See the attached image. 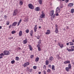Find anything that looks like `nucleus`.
<instances>
[{
    "mask_svg": "<svg viewBox=\"0 0 74 74\" xmlns=\"http://www.w3.org/2000/svg\"><path fill=\"white\" fill-rule=\"evenodd\" d=\"M8 39H9V40H11V39H13V37H12V38H9Z\"/></svg>",
    "mask_w": 74,
    "mask_h": 74,
    "instance_id": "a19ab883",
    "label": "nucleus"
},
{
    "mask_svg": "<svg viewBox=\"0 0 74 74\" xmlns=\"http://www.w3.org/2000/svg\"><path fill=\"white\" fill-rule=\"evenodd\" d=\"M3 53L5 55H10V52L7 50L4 51H3Z\"/></svg>",
    "mask_w": 74,
    "mask_h": 74,
    "instance_id": "7ed1b4c3",
    "label": "nucleus"
},
{
    "mask_svg": "<svg viewBox=\"0 0 74 74\" xmlns=\"http://www.w3.org/2000/svg\"><path fill=\"white\" fill-rule=\"evenodd\" d=\"M68 6L69 7H72L73 6V3H69Z\"/></svg>",
    "mask_w": 74,
    "mask_h": 74,
    "instance_id": "2eb2a0df",
    "label": "nucleus"
},
{
    "mask_svg": "<svg viewBox=\"0 0 74 74\" xmlns=\"http://www.w3.org/2000/svg\"><path fill=\"white\" fill-rule=\"evenodd\" d=\"M17 24V22H14L12 25V26H15V25H16Z\"/></svg>",
    "mask_w": 74,
    "mask_h": 74,
    "instance_id": "ddd939ff",
    "label": "nucleus"
},
{
    "mask_svg": "<svg viewBox=\"0 0 74 74\" xmlns=\"http://www.w3.org/2000/svg\"><path fill=\"white\" fill-rule=\"evenodd\" d=\"M59 46H60V47L61 48H62L63 47V44H61V45H60L59 44Z\"/></svg>",
    "mask_w": 74,
    "mask_h": 74,
    "instance_id": "c756f323",
    "label": "nucleus"
},
{
    "mask_svg": "<svg viewBox=\"0 0 74 74\" xmlns=\"http://www.w3.org/2000/svg\"><path fill=\"white\" fill-rule=\"evenodd\" d=\"M28 6L29 8H30V9H32V10H33L34 9V6L33 5H32V4H29L28 5Z\"/></svg>",
    "mask_w": 74,
    "mask_h": 74,
    "instance_id": "20e7f679",
    "label": "nucleus"
},
{
    "mask_svg": "<svg viewBox=\"0 0 74 74\" xmlns=\"http://www.w3.org/2000/svg\"><path fill=\"white\" fill-rule=\"evenodd\" d=\"M34 57V56L33 55H31L30 56L31 58H33Z\"/></svg>",
    "mask_w": 74,
    "mask_h": 74,
    "instance_id": "79ce46f5",
    "label": "nucleus"
},
{
    "mask_svg": "<svg viewBox=\"0 0 74 74\" xmlns=\"http://www.w3.org/2000/svg\"><path fill=\"white\" fill-rule=\"evenodd\" d=\"M41 40H39L38 42V44H40L41 43Z\"/></svg>",
    "mask_w": 74,
    "mask_h": 74,
    "instance_id": "8fccbe9b",
    "label": "nucleus"
},
{
    "mask_svg": "<svg viewBox=\"0 0 74 74\" xmlns=\"http://www.w3.org/2000/svg\"><path fill=\"white\" fill-rule=\"evenodd\" d=\"M36 37H37V39H40V36H38Z\"/></svg>",
    "mask_w": 74,
    "mask_h": 74,
    "instance_id": "a18cd8bd",
    "label": "nucleus"
},
{
    "mask_svg": "<svg viewBox=\"0 0 74 74\" xmlns=\"http://www.w3.org/2000/svg\"><path fill=\"white\" fill-rule=\"evenodd\" d=\"M33 68L34 69H37V66H33Z\"/></svg>",
    "mask_w": 74,
    "mask_h": 74,
    "instance_id": "4c0bfd02",
    "label": "nucleus"
},
{
    "mask_svg": "<svg viewBox=\"0 0 74 74\" xmlns=\"http://www.w3.org/2000/svg\"><path fill=\"white\" fill-rule=\"evenodd\" d=\"M69 48H67L66 49V50L69 52H72V51H74V46H72L71 47H69ZM70 48H71V49H70Z\"/></svg>",
    "mask_w": 74,
    "mask_h": 74,
    "instance_id": "f257e3e1",
    "label": "nucleus"
},
{
    "mask_svg": "<svg viewBox=\"0 0 74 74\" xmlns=\"http://www.w3.org/2000/svg\"><path fill=\"white\" fill-rule=\"evenodd\" d=\"M56 28H57V25H56Z\"/></svg>",
    "mask_w": 74,
    "mask_h": 74,
    "instance_id": "69168bd1",
    "label": "nucleus"
},
{
    "mask_svg": "<svg viewBox=\"0 0 74 74\" xmlns=\"http://www.w3.org/2000/svg\"><path fill=\"white\" fill-rule=\"evenodd\" d=\"M15 33H16V31H12V34H13Z\"/></svg>",
    "mask_w": 74,
    "mask_h": 74,
    "instance_id": "f704fd0d",
    "label": "nucleus"
},
{
    "mask_svg": "<svg viewBox=\"0 0 74 74\" xmlns=\"http://www.w3.org/2000/svg\"><path fill=\"white\" fill-rule=\"evenodd\" d=\"M54 14V11L53 10H52L51 11L50 15L51 16H52L51 17V19H53L54 18H55V14Z\"/></svg>",
    "mask_w": 74,
    "mask_h": 74,
    "instance_id": "f03ea898",
    "label": "nucleus"
},
{
    "mask_svg": "<svg viewBox=\"0 0 74 74\" xmlns=\"http://www.w3.org/2000/svg\"><path fill=\"white\" fill-rule=\"evenodd\" d=\"M66 29H69V27H66Z\"/></svg>",
    "mask_w": 74,
    "mask_h": 74,
    "instance_id": "5fc2aeb1",
    "label": "nucleus"
},
{
    "mask_svg": "<svg viewBox=\"0 0 74 74\" xmlns=\"http://www.w3.org/2000/svg\"><path fill=\"white\" fill-rule=\"evenodd\" d=\"M69 68L70 69H71V64H69L68 65Z\"/></svg>",
    "mask_w": 74,
    "mask_h": 74,
    "instance_id": "2f4dec72",
    "label": "nucleus"
},
{
    "mask_svg": "<svg viewBox=\"0 0 74 74\" xmlns=\"http://www.w3.org/2000/svg\"><path fill=\"white\" fill-rule=\"evenodd\" d=\"M9 24H10V22L8 21L7 23V25H9Z\"/></svg>",
    "mask_w": 74,
    "mask_h": 74,
    "instance_id": "49530a36",
    "label": "nucleus"
},
{
    "mask_svg": "<svg viewBox=\"0 0 74 74\" xmlns=\"http://www.w3.org/2000/svg\"><path fill=\"white\" fill-rule=\"evenodd\" d=\"M70 63V61L67 60L64 62V64H69Z\"/></svg>",
    "mask_w": 74,
    "mask_h": 74,
    "instance_id": "9d476101",
    "label": "nucleus"
},
{
    "mask_svg": "<svg viewBox=\"0 0 74 74\" xmlns=\"http://www.w3.org/2000/svg\"><path fill=\"white\" fill-rule=\"evenodd\" d=\"M37 27H35L34 28V29L37 30Z\"/></svg>",
    "mask_w": 74,
    "mask_h": 74,
    "instance_id": "603ef678",
    "label": "nucleus"
},
{
    "mask_svg": "<svg viewBox=\"0 0 74 74\" xmlns=\"http://www.w3.org/2000/svg\"><path fill=\"white\" fill-rule=\"evenodd\" d=\"M69 43L70 45H74V43L73 42H69Z\"/></svg>",
    "mask_w": 74,
    "mask_h": 74,
    "instance_id": "4be33fe9",
    "label": "nucleus"
},
{
    "mask_svg": "<svg viewBox=\"0 0 74 74\" xmlns=\"http://www.w3.org/2000/svg\"><path fill=\"white\" fill-rule=\"evenodd\" d=\"M11 25H10L9 27V28H11Z\"/></svg>",
    "mask_w": 74,
    "mask_h": 74,
    "instance_id": "052dcab7",
    "label": "nucleus"
},
{
    "mask_svg": "<svg viewBox=\"0 0 74 74\" xmlns=\"http://www.w3.org/2000/svg\"><path fill=\"white\" fill-rule=\"evenodd\" d=\"M3 58V56H0V59H1V58Z\"/></svg>",
    "mask_w": 74,
    "mask_h": 74,
    "instance_id": "680f3d73",
    "label": "nucleus"
},
{
    "mask_svg": "<svg viewBox=\"0 0 74 74\" xmlns=\"http://www.w3.org/2000/svg\"><path fill=\"white\" fill-rule=\"evenodd\" d=\"M48 64H49V62H48V60H46V65H48Z\"/></svg>",
    "mask_w": 74,
    "mask_h": 74,
    "instance_id": "b1692460",
    "label": "nucleus"
},
{
    "mask_svg": "<svg viewBox=\"0 0 74 74\" xmlns=\"http://www.w3.org/2000/svg\"><path fill=\"white\" fill-rule=\"evenodd\" d=\"M51 33V30L49 29H48L47 30V32L45 33L46 34H49Z\"/></svg>",
    "mask_w": 74,
    "mask_h": 74,
    "instance_id": "6e6552de",
    "label": "nucleus"
},
{
    "mask_svg": "<svg viewBox=\"0 0 74 74\" xmlns=\"http://www.w3.org/2000/svg\"><path fill=\"white\" fill-rule=\"evenodd\" d=\"M4 18L5 19H7V16H6L5 15L4 16Z\"/></svg>",
    "mask_w": 74,
    "mask_h": 74,
    "instance_id": "ea45409f",
    "label": "nucleus"
},
{
    "mask_svg": "<svg viewBox=\"0 0 74 74\" xmlns=\"http://www.w3.org/2000/svg\"><path fill=\"white\" fill-rule=\"evenodd\" d=\"M20 5H22L23 4V2L22 1H21L20 2Z\"/></svg>",
    "mask_w": 74,
    "mask_h": 74,
    "instance_id": "e433bc0d",
    "label": "nucleus"
},
{
    "mask_svg": "<svg viewBox=\"0 0 74 74\" xmlns=\"http://www.w3.org/2000/svg\"><path fill=\"white\" fill-rule=\"evenodd\" d=\"M33 30H31L30 31V34L31 36H32V35H33Z\"/></svg>",
    "mask_w": 74,
    "mask_h": 74,
    "instance_id": "a878e982",
    "label": "nucleus"
},
{
    "mask_svg": "<svg viewBox=\"0 0 74 74\" xmlns=\"http://www.w3.org/2000/svg\"><path fill=\"white\" fill-rule=\"evenodd\" d=\"M29 63L28 62H27L25 63L24 65H23V66L24 67H26L27 66H28V65H29Z\"/></svg>",
    "mask_w": 74,
    "mask_h": 74,
    "instance_id": "0eeeda50",
    "label": "nucleus"
},
{
    "mask_svg": "<svg viewBox=\"0 0 74 74\" xmlns=\"http://www.w3.org/2000/svg\"><path fill=\"white\" fill-rule=\"evenodd\" d=\"M27 42V41L26 40H23V43L24 44H26Z\"/></svg>",
    "mask_w": 74,
    "mask_h": 74,
    "instance_id": "aec40b11",
    "label": "nucleus"
},
{
    "mask_svg": "<svg viewBox=\"0 0 74 74\" xmlns=\"http://www.w3.org/2000/svg\"><path fill=\"white\" fill-rule=\"evenodd\" d=\"M43 68L44 69H46V66L45 65H44Z\"/></svg>",
    "mask_w": 74,
    "mask_h": 74,
    "instance_id": "c03bdc74",
    "label": "nucleus"
},
{
    "mask_svg": "<svg viewBox=\"0 0 74 74\" xmlns=\"http://www.w3.org/2000/svg\"><path fill=\"white\" fill-rule=\"evenodd\" d=\"M34 30L35 32H36V31H37V29H34Z\"/></svg>",
    "mask_w": 74,
    "mask_h": 74,
    "instance_id": "bf43d9fd",
    "label": "nucleus"
},
{
    "mask_svg": "<svg viewBox=\"0 0 74 74\" xmlns=\"http://www.w3.org/2000/svg\"><path fill=\"white\" fill-rule=\"evenodd\" d=\"M73 64L74 65V62H73Z\"/></svg>",
    "mask_w": 74,
    "mask_h": 74,
    "instance_id": "774afa93",
    "label": "nucleus"
},
{
    "mask_svg": "<svg viewBox=\"0 0 74 74\" xmlns=\"http://www.w3.org/2000/svg\"><path fill=\"white\" fill-rule=\"evenodd\" d=\"M39 59H40V58L39 57L36 58L35 59V62H38V60H39Z\"/></svg>",
    "mask_w": 74,
    "mask_h": 74,
    "instance_id": "dca6fc26",
    "label": "nucleus"
},
{
    "mask_svg": "<svg viewBox=\"0 0 74 74\" xmlns=\"http://www.w3.org/2000/svg\"><path fill=\"white\" fill-rule=\"evenodd\" d=\"M17 13H18V10H15L14 12L13 13V16H15L16 15V14H17Z\"/></svg>",
    "mask_w": 74,
    "mask_h": 74,
    "instance_id": "39448f33",
    "label": "nucleus"
},
{
    "mask_svg": "<svg viewBox=\"0 0 74 74\" xmlns=\"http://www.w3.org/2000/svg\"><path fill=\"white\" fill-rule=\"evenodd\" d=\"M56 16H58V15H59V14H58V13H57V14H56Z\"/></svg>",
    "mask_w": 74,
    "mask_h": 74,
    "instance_id": "6e6d98bb",
    "label": "nucleus"
},
{
    "mask_svg": "<svg viewBox=\"0 0 74 74\" xmlns=\"http://www.w3.org/2000/svg\"><path fill=\"white\" fill-rule=\"evenodd\" d=\"M4 55L5 54H3V53H1V54H0V56H4Z\"/></svg>",
    "mask_w": 74,
    "mask_h": 74,
    "instance_id": "72a5a7b5",
    "label": "nucleus"
},
{
    "mask_svg": "<svg viewBox=\"0 0 74 74\" xmlns=\"http://www.w3.org/2000/svg\"><path fill=\"white\" fill-rule=\"evenodd\" d=\"M49 60H50V62H51L52 60H53V58L52 57H50L49 59Z\"/></svg>",
    "mask_w": 74,
    "mask_h": 74,
    "instance_id": "a211bd4d",
    "label": "nucleus"
},
{
    "mask_svg": "<svg viewBox=\"0 0 74 74\" xmlns=\"http://www.w3.org/2000/svg\"><path fill=\"white\" fill-rule=\"evenodd\" d=\"M41 72H39L38 73V74H41Z\"/></svg>",
    "mask_w": 74,
    "mask_h": 74,
    "instance_id": "4d7b16f0",
    "label": "nucleus"
},
{
    "mask_svg": "<svg viewBox=\"0 0 74 74\" xmlns=\"http://www.w3.org/2000/svg\"><path fill=\"white\" fill-rule=\"evenodd\" d=\"M37 25H36L35 26V27H37Z\"/></svg>",
    "mask_w": 74,
    "mask_h": 74,
    "instance_id": "338daca9",
    "label": "nucleus"
},
{
    "mask_svg": "<svg viewBox=\"0 0 74 74\" xmlns=\"http://www.w3.org/2000/svg\"><path fill=\"white\" fill-rule=\"evenodd\" d=\"M28 46L29 47V49H30V51H32V47L30 45H29Z\"/></svg>",
    "mask_w": 74,
    "mask_h": 74,
    "instance_id": "412c9836",
    "label": "nucleus"
},
{
    "mask_svg": "<svg viewBox=\"0 0 74 74\" xmlns=\"http://www.w3.org/2000/svg\"><path fill=\"white\" fill-rule=\"evenodd\" d=\"M69 0H66L65 1V3H68L69 2Z\"/></svg>",
    "mask_w": 74,
    "mask_h": 74,
    "instance_id": "37998d69",
    "label": "nucleus"
},
{
    "mask_svg": "<svg viewBox=\"0 0 74 74\" xmlns=\"http://www.w3.org/2000/svg\"><path fill=\"white\" fill-rule=\"evenodd\" d=\"M60 8H59V7H57L56 10V13H59V12H60Z\"/></svg>",
    "mask_w": 74,
    "mask_h": 74,
    "instance_id": "423d86ee",
    "label": "nucleus"
},
{
    "mask_svg": "<svg viewBox=\"0 0 74 74\" xmlns=\"http://www.w3.org/2000/svg\"><path fill=\"white\" fill-rule=\"evenodd\" d=\"M26 32L27 33H28L29 32V29H27L26 31Z\"/></svg>",
    "mask_w": 74,
    "mask_h": 74,
    "instance_id": "c9c22d12",
    "label": "nucleus"
},
{
    "mask_svg": "<svg viewBox=\"0 0 74 74\" xmlns=\"http://www.w3.org/2000/svg\"><path fill=\"white\" fill-rule=\"evenodd\" d=\"M69 42L66 43V44L67 45H69Z\"/></svg>",
    "mask_w": 74,
    "mask_h": 74,
    "instance_id": "864d4df0",
    "label": "nucleus"
},
{
    "mask_svg": "<svg viewBox=\"0 0 74 74\" xmlns=\"http://www.w3.org/2000/svg\"><path fill=\"white\" fill-rule=\"evenodd\" d=\"M24 22H27L28 21V19L25 18H24Z\"/></svg>",
    "mask_w": 74,
    "mask_h": 74,
    "instance_id": "7c9ffc66",
    "label": "nucleus"
},
{
    "mask_svg": "<svg viewBox=\"0 0 74 74\" xmlns=\"http://www.w3.org/2000/svg\"><path fill=\"white\" fill-rule=\"evenodd\" d=\"M39 47H40V45H37V47H38V51H41V48H40Z\"/></svg>",
    "mask_w": 74,
    "mask_h": 74,
    "instance_id": "4468645a",
    "label": "nucleus"
},
{
    "mask_svg": "<svg viewBox=\"0 0 74 74\" xmlns=\"http://www.w3.org/2000/svg\"><path fill=\"white\" fill-rule=\"evenodd\" d=\"M52 70H55V66L52 65Z\"/></svg>",
    "mask_w": 74,
    "mask_h": 74,
    "instance_id": "bb28decb",
    "label": "nucleus"
},
{
    "mask_svg": "<svg viewBox=\"0 0 74 74\" xmlns=\"http://www.w3.org/2000/svg\"><path fill=\"white\" fill-rule=\"evenodd\" d=\"M43 73L44 74H46V72L45 71H43Z\"/></svg>",
    "mask_w": 74,
    "mask_h": 74,
    "instance_id": "09e8293b",
    "label": "nucleus"
},
{
    "mask_svg": "<svg viewBox=\"0 0 74 74\" xmlns=\"http://www.w3.org/2000/svg\"><path fill=\"white\" fill-rule=\"evenodd\" d=\"M55 32L56 33H58V28H56V29L55 30Z\"/></svg>",
    "mask_w": 74,
    "mask_h": 74,
    "instance_id": "6ab92c4d",
    "label": "nucleus"
},
{
    "mask_svg": "<svg viewBox=\"0 0 74 74\" xmlns=\"http://www.w3.org/2000/svg\"><path fill=\"white\" fill-rule=\"evenodd\" d=\"M71 13H72V14H73V13H74V9H72L71 10Z\"/></svg>",
    "mask_w": 74,
    "mask_h": 74,
    "instance_id": "c85d7f7f",
    "label": "nucleus"
},
{
    "mask_svg": "<svg viewBox=\"0 0 74 74\" xmlns=\"http://www.w3.org/2000/svg\"><path fill=\"white\" fill-rule=\"evenodd\" d=\"M51 71V70L50 69H48L47 70V72H48V73H49V72H50Z\"/></svg>",
    "mask_w": 74,
    "mask_h": 74,
    "instance_id": "de8ad7c7",
    "label": "nucleus"
},
{
    "mask_svg": "<svg viewBox=\"0 0 74 74\" xmlns=\"http://www.w3.org/2000/svg\"><path fill=\"white\" fill-rule=\"evenodd\" d=\"M19 35L20 37H21V36H22V31H20L19 32Z\"/></svg>",
    "mask_w": 74,
    "mask_h": 74,
    "instance_id": "9b49d317",
    "label": "nucleus"
},
{
    "mask_svg": "<svg viewBox=\"0 0 74 74\" xmlns=\"http://www.w3.org/2000/svg\"><path fill=\"white\" fill-rule=\"evenodd\" d=\"M2 28V27L1 26H0V29H1Z\"/></svg>",
    "mask_w": 74,
    "mask_h": 74,
    "instance_id": "13d9d810",
    "label": "nucleus"
},
{
    "mask_svg": "<svg viewBox=\"0 0 74 74\" xmlns=\"http://www.w3.org/2000/svg\"><path fill=\"white\" fill-rule=\"evenodd\" d=\"M11 63L12 64H13V63H15V61L14 60H12L11 61Z\"/></svg>",
    "mask_w": 74,
    "mask_h": 74,
    "instance_id": "58836bf2",
    "label": "nucleus"
},
{
    "mask_svg": "<svg viewBox=\"0 0 74 74\" xmlns=\"http://www.w3.org/2000/svg\"><path fill=\"white\" fill-rule=\"evenodd\" d=\"M35 11H38L40 10V8L39 7H37L35 8Z\"/></svg>",
    "mask_w": 74,
    "mask_h": 74,
    "instance_id": "f8f14e48",
    "label": "nucleus"
},
{
    "mask_svg": "<svg viewBox=\"0 0 74 74\" xmlns=\"http://www.w3.org/2000/svg\"><path fill=\"white\" fill-rule=\"evenodd\" d=\"M42 0H39V2L40 4H42Z\"/></svg>",
    "mask_w": 74,
    "mask_h": 74,
    "instance_id": "5701e85b",
    "label": "nucleus"
},
{
    "mask_svg": "<svg viewBox=\"0 0 74 74\" xmlns=\"http://www.w3.org/2000/svg\"><path fill=\"white\" fill-rule=\"evenodd\" d=\"M21 22H22V20L21 19L18 22L17 26H18L19 25H20V23H21Z\"/></svg>",
    "mask_w": 74,
    "mask_h": 74,
    "instance_id": "393cba45",
    "label": "nucleus"
},
{
    "mask_svg": "<svg viewBox=\"0 0 74 74\" xmlns=\"http://www.w3.org/2000/svg\"><path fill=\"white\" fill-rule=\"evenodd\" d=\"M16 60H19V58L18 57H16Z\"/></svg>",
    "mask_w": 74,
    "mask_h": 74,
    "instance_id": "cd10ccee",
    "label": "nucleus"
},
{
    "mask_svg": "<svg viewBox=\"0 0 74 74\" xmlns=\"http://www.w3.org/2000/svg\"><path fill=\"white\" fill-rule=\"evenodd\" d=\"M71 69L70 68H69L68 67H67L66 68V70L67 71H70V69Z\"/></svg>",
    "mask_w": 74,
    "mask_h": 74,
    "instance_id": "f3484780",
    "label": "nucleus"
},
{
    "mask_svg": "<svg viewBox=\"0 0 74 74\" xmlns=\"http://www.w3.org/2000/svg\"><path fill=\"white\" fill-rule=\"evenodd\" d=\"M28 71L29 72L31 73V72H32L33 71V70L32 69H29Z\"/></svg>",
    "mask_w": 74,
    "mask_h": 74,
    "instance_id": "473e14b6",
    "label": "nucleus"
},
{
    "mask_svg": "<svg viewBox=\"0 0 74 74\" xmlns=\"http://www.w3.org/2000/svg\"><path fill=\"white\" fill-rule=\"evenodd\" d=\"M72 42H74V40H72Z\"/></svg>",
    "mask_w": 74,
    "mask_h": 74,
    "instance_id": "0e129e2a",
    "label": "nucleus"
},
{
    "mask_svg": "<svg viewBox=\"0 0 74 74\" xmlns=\"http://www.w3.org/2000/svg\"><path fill=\"white\" fill-rule=\"evenodd\" d=\"M49 67H50V68H51V65H49Z\"/></svg>",
    "mask_w": 74,
    "mask_h": 74,
    "instance_id": "3c124183",
    "label": "nucleus"
},
{
    "mask_svg": "<svg viewBox=\"0 0 74 74\" xmlns=\"http://www.w3.org/2000/svg\"><path fill=\"white\" fill-rule=\"evenodd\" d=\"M41 26H40V27H39V29H41Z\"/></svg>",
    "mask_w": 74,
    "mask_h": 74,
    "instance_id": "e2e57ef3",
    "label": "nucleus"
},
{
    "mask_svg": "<svg viewBox=\"0 0 74 74\" xmlns=\"http://www.w3.org/2000/svg\"><path fill=\"white\" fill-rule=\"evenodd\" d=\"M40 17L41 18H44V17H45V14H44V13H42V14H41Z\"/></svg>",
    "mask_w": 74,
    "mask_h": 74,
    "instance_id": "1a4fd4ad",
    "label": "nucleus"
}]
</instances>
